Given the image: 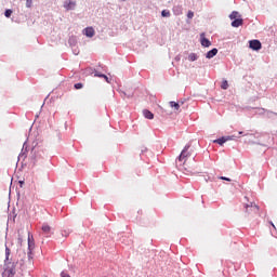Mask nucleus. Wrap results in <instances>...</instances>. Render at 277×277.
Masks as SVG:
<instances>
[{
	"instance_id": "nucleus-1",
	"label": "nucleus",
	"mask_w": 277,
	"mask_h": 277,
	"mask_svg": "<svg viewBox=\"0 0 277 277\" xmlns=\"http://www.w3.org/2000/svg\"><path fill=\"white\" fill-rule=\"evenodd\" d=\"M15 274H16V265L14 264V262L4 261L3 276L14 277Z\"/></svg>"
},
{
	"instance_id": "nucleus-2",
	"label": "nucleus",
	"mask_w": 277,
	"mask_h": 277,
	"mask_svg": "<svg viewBox=\"0 0 277 277\" xmlns=\"http://www.w3.org/2000/svg\"><path fill=\"white\" fill-rule=\"evenodd\" d=\"M189 145H186L182 153L180 154L177 161L185 163L187 161V157H192V153H189Z\"/></svg>"
},
{
	"instance_id": "nucleus-3",
	"label": "nucleus",
	"mask_w": 277,
	"mask_h": 277,
	"mask_svg": "<svg viewBox=\"0 0 277 277\" xmlns=\"http://www.w3.org/2000/svg\"><path fill=\"white\" fill-rule=\"evenodd\" d=\"M63 8L67 11L70 12L71 10H76L77 8V1L75 0H65L63 3Z\"/></svg>"
},
{
	"instance_id": "nucleus-4",
	"label": "nucleus",
	"mask_w": 277,
	"mask_h": 277,
	"mask_svg": "<svg viewBox=\"0 0 277 277\" xmlns=\"http://www.w3.org/2000/svg\"><path fill=\"white\" fill-rule=\"evenodd\" d=\"M246 212L249 213V215L259 213V206L256 203H250L246 206Z\"/></svg>"
},
{
	"instance_id": "nucleus-5",
	"label": "nucleus",
	"mask_w": 277,
	"mask_h": 277,
	"mask_svg": "<svg viewBox=\"0 0 277 277\" xmlns=\"http://www.w3.org/2000/svg\"><path fill=\"white\" fill-rule=\"evenodd\" d=\"M41 230L45 237H51V235H53V227L47 223H43Z\"/></svg>"
},
{
	"instance_id": "nucleus-6",
	"label": "nucleus",
	"mask_w": 277,
	"mask_h": 277,
	"mask_svg": "<svg viewBox=\"0 0 277 277\" xmlns=\"http://www.w3.org/2000/svg\"><path fill=\"white\" fill-rule=\"evenodd\" d=\"M249 47L252 49V51H261L262 44L259 40H251L249 41Z\"/></svg>"
},
{
	"instance_id": "nucleus-7",
	"label": "nucleus",
	"mask_w": 277,
	"mask_h": 277,
	"mask_svg": "<svg viewBox=\"0 0 277 277\" xmlns=\"http://www.w3.org/2000/svg\"><path fill=\"white\" fill-rule=\"evenodd\" d=\"M32 239H34V236L28 234V259H31V250H34L36 246Z\"/></svg>"
},
{
	"instance_id": "nucleus-8",
	"label": "nucleus",
	"mask_w": 277,
	"mask_h": 277,
	"mask_svg": "<svg viewBox=\"0 0 277 277\" xmlns=\"http://www.w3.org/2000/svg\"><path fill=\"white\" fill-rule=\"evenodd\" d=\"M83 34H84V36H87V38H94V34H96V32L94 31V29L92 27H87L83 30Z\"/></svg>"
},
{
	"instance_id": "nucleus-9",
	"label": "nucleus",
	"mask_w": 277,
	"mask_h": 277,
	"mask_svg": "<svg viewBox=\"0 0 277 277\" xmlns=\"http://www.w3.org/2000/svg\"><path fill=\"white\" fill-rule=\"evenodd\" d=\"M174 16H181L183 14V6L182 5H174L172 9Z\"/></svg>"
},
{
	"instance_id": "nucleus-10",
	"label": "nucleus",
	"mask_w": 277,
	"mask_h": 277,
	"mask_svg": "<svg viewBox=\"0 0 277 277\" xmlns=\"http://www.w3.org/2000/svg\"><path fill=\"white\" fill-rule=\"evenodd\" d=\"M217 55V49L213 48L212 50H210L207 54L206 57L207 60H213V57H215Z\"/></svg>"
},
{
	"instance_id": "nucleus-11",
	"label": "nucleus",
	"mask_w": 277,
	"mask_h": 277,
	"mask_svg": "<svg viewBox=\"0 0 277 277\" xmlns=\"http://www.w3.org/2000/svg\"><path fill=\"white\" fill-rule=\"evenodd\" d=\"M241 25H243L242 18H236L232 22V27H241Z\"/></svg>"
},
{
	"instance_id": "nucleus-12",
	"label": "nucleus",
	"mask_w": 277,
	"mask_h": 277,
	"mask_svg": "<svg viewBox=\"0 0 277 277\" xmlns=\"http://www.w3.org/2000/svg\"><path fill=\"white\" fill-rule=\"evenodd\" d=\"M169 105H170V107H171L172 109H174V111H181V104H180V103L170 102Z\"/></svg>"
},
{
	"instance_id": "nucleus-13",
	"label": "nucleus",
	"mask_w": 277,
	"mask_h": 277,
	"mask_svg": "<svg viewBox=\"0 0 277 277\" xmlns=\"http://www.w3.org/2000/svg\"><path fill=\"white\" fill-rule=\"evenodd\" d=\"M143 115L145 118H147V120H153V118H155V115L150 111V110H143Z\"/></svg>"
},
{
	"instance_id": "nucleus-14",
	"label": "nucleus",
	"mask_w": 277,
	"mask_h": 277,
	"mask_svg": "<svg viewBox=\"0 0 277 277\" xmlns=\"http://www.w3.org/2000/svg\"><path fill=\"white\" fill-rule=\"evenodd\" d=\"M213 143L219 144L220 146H223L224 144H226V138L225 136H223L221 138L214 140Z\"/></svg>"
},
{
	"instance_id": "nucleus-15",
	"label": "nucleus",
	"mask_w": 277,
	"mask_h": 277,
	"mask_svg": "<svg viewBox=\"0 0 277 277\" xmlns=\"http://www.w3.org/2000/svg\"><path fill=\"white\" fill-rule=\"evenodd\" d=\"M201 44L203 47L208 48V47H211V41H209V39H207V38H202L201 39Z\"/></svg>"
},
{
	"instance_id": "nucleus-16",
	"label": "nucleus",
	"mask_w": 277,
	"mask_h": 277,
	"mask_svg": "<svg viewBox=\"0 0 277 277\" xmlns=\"http://www.w3.org/2000/svg\"><path fill=\"white\" fill-rule=\"evenodd\" d=\"M238 16H239V12L233 11L229 15V18H230V21H235V19H237Z\"/></svg>"
},
{
	"instance_id": "nucleus-17",
	"label": "nucleus",
	"mask_w": 277,
	"mask_h": 277,
	"mask_svg": "<svg viewBox=\"0 0 277 277\" xmlns=\"http://www.w3.org/2000/svg\"><path fill=\"white\" fill-rule=\"evenodd\" d=\"M188 60H189V62H196V60H198V54H196V53H190V54L188 55Z\"/></svg>"
},
{
	"instance_id": "nucleus-18",
	"label": "nucleus",
	"mask_w": 277,
	"mask_h": 277,
	"mask_svg": "<svg viewBox=\"0 0 277 277\" xmlns=\"http://www.w3.org/2000/svg\"><path fill=\"white\" fill-rule=\"evenodd\" d=\"M68 42L70 47H75L77 44V37H70Z\"/></svg>"
},
{
	"instance_id": "nucleus-19",
	"label": "nucleus",
	"mask_w": 277,
	"mask_h": 277,
	"mask_svg": "<svg viewBox=\"0 0 277 277\" xmlns=\"http://www.w3.org/2000/svg\"><path fill=\"white\" fill-rule=\"evenodd\" d=\"M161 16L163 18H170L171 14H170V12L168 10H162Z\"/></svg>"
},
{
	"instance_id": "nucleus-20",
	"label": "nucleus",
	"mask_w": 277,
	"mask_h": 277,
	"mask_svg": "<svg viewBox=\"0 0 277 277\" xmlns=\"http://www.w3.org/2000/svg\"><path fill=\"white\" fill-rule=\"evenodd\" d=\"M221 88L222 90H228V81H223Z\"/></svg>"
},
{
	"instance_id": "nucleus-21",
	"label": "nucleus",
	"mask_w": 277,
	"mask_h": 277,
	"mask_svg": "<svg viewBox=\"0 0 277 277\" xmlns=\"http://www.w3.org/2000/svg\"><path fill=\"white\" fill-rule=\"evenodd\" d=\"M4 16H5L6 18H10V16H12V10H10V9L5 10Z\"/></svg>"
},
{
	"instance_id": "nucleus-22",
	"label": "nucleus",
	"mask_w": 277,
	"mask_h": 277,
	"mask_svg": "<svg viewBox=\"0 0 277 277\" xmlns=\"http://www.w3.org/2000/svg\"><path fill=\"white\" fill-rule=\"evenodd\" d=\"M5 261H10V248L5 249Z\"/></svg>"
},
{
	"instance_id": "nucleus-23",
	"label": "nucleus",
	"mask_w": 277,
	"mask_h": 277,
	"mask_svg": "<svg viewBox=\"0 0 277 277\" xmlns=\"http://www.w3.org/2000/svg\"><path fill=\"white\" fill-rule=\"evenodd\" d=\"M225 137V142H230V140H235V135H229V136H224Z\"/></svg>"
},
{
	"instance_id": "nucleus-24",
	"label": "nucleus",
	"mask_w": 277,
	"mask_h": 277,
	"mask_svg": "<svg viewBox=\"0 0 277 277\" xmlns=\"http://www.w3.org/2000/svg\"><path fill=\"white\" fill-rule=\"evenodd\" d=\"M34 2L31 0H26V8H31Z\"/></svg>"
},
{
	"instance_id": "nucleus-25",
	"label": "nucleus",
	"mask_w": 277,
	"mask_h": 277,
	"mask_svg": "<svg viewBox=\"0 0 277 277\" xmlns=\"http://www.w3.org/2000/svg\"><path fill=\"white\" fill-rule=\"evenodd\" d=\"M83 88V84L82 83H76L75 84V89L76 90H81Z\"/></svg>"
},
{
	"instance_id": "nucleus-26",
	"label": "nucleus",
	"mask_w": 277,
	"mask_h": 277,
	"mask_svg": "<svg viewBox=\"0 0 277 277\" xmlns=\"http://www.w3.org/2000/svg\"><path fill=\"white\" fill-rule=\"evenodd\" d=\"M187 18H189V19L194 18V12L193 11H188Z\"/></svg>"
},
{
	"instance_id": "nucleus-27",
	"label": "nucleus",
	"mask_w": 277,
	"mask_h": 277,
	"mask_svg": "<svg viewBox=\"0 0 277 277\" xmlns=\"http://www.w3.org/2000/svg\"><path fill=\"white\" fill-rule=\"evenodd\" d=\"M95 77H100V78H104L105 77V74H100V72H95V75H94Z\"/></svg>"
},
{
	"instance_id": "nucleus-28",
	"label": "nucleus",
	"mask_w": 277,
	"mask_h": 277,
	"mask_svg": "<svg viewBox=\"0 0 277 277\" xmlns=\"http://www.w3.org/2000/svg\"><path fill=\"white\" fill-rule=\"evenodd\" d=\"M220 180H221V181H228V182H230V179H228V177H226V176H221Z\"/></svg>"
},
{
	"instance_id": "nucleus-29",
	"label": "nucleus",
	"mask_w": 277,
	"mask_h": 277,
	"mask_svg": "<svg viewBox=\"0 0 277 277\" xmlns=\"http://www.w3.org/2000/svg\"><path fill=\"white\" fill-rule=\"evenodd\" d=\"M61 277H70V275H68V274L62 272V273H61Z\"/></svg>"
},
{
	"instance_id": "nucleus-30",
	"label": "nucleus",
	"mask_w": 277,
	"mask_h": 277,
	"mask_svg": "<svg viewBox=\"0 0 277 277\" xmlns=\"http://www.w3.org/2000/svg\"><path fill=\"white\" fill-rule=\"evenodd\" d=\"M103 79H105V81H107V83H109V78L106 75Z\"/></svg>"
},
{
	"instance_id": "nucleus-31",
	"label": "nucleus",
	"mask_w": 277,
	"mask_h": 277,
	"mask_svg": "<svg viewBox=\"0 0 277 277\" xmlns=\"http://www.w3.org/2000/svg\"><path fill=\"white\" fill-rule=\"evenodd\" d=\"M74 55H79V51L78 50H74Z\"/></svg>"
},
{
	"instance_id": "nucleus-32",
	"label": "nucleus",
	"mask_w": 277,
	"mask_h": 277,
	"mask_svg": "<svg viewBox=\"0 0 277 277\" xmlns=\"http://www.w3.org/2000/svg\"><path fill=\"white\" fill-rule=\"evenodd\" d=\"M175 60H176V62H180L181 61V56H176Z\"/></svg>"
},
{
	"instance_id": "nucleus-33",
	"label": "nucleus",
	"mask_w": 277,
	"mask_h": 277,
	"mask_svg": "<svg viewBox=\"0 0 277 277\" xmlns=\"http://www.w3.org/2000/svg\"><path fill=\"white\" fill-rule=\"evenodd\" d=\"M239 133V135H243V132L242 131H240V132H238Z\"/></svg>"
},
{
	"instance_id": "nucleus-34",
	"label": "nucleus",
	"mask_w": 277,
	"mask_h": 277,
	"mask_svg": "<svg viewBox=\"0 0 277 277\" xmlns=\"http://www.w3.org/2000/svg\"><path fill=\"white\" fill-rule=\"evenodd\" d=\"M19 183H21V185H23L24 182H19Z\"/></svg>"
},
{
	"instance_id": "nucleus-35",
	"label": "nucleus",
	"mask_w": 277,
	"mask_h": 277,
	"mask_svg": "<svg viewBox=\"0 0 277 277\" xmlns=\"http://www.w3.org/2000/svg\"><path fill=\"white\" fill-rule=\"evenodd\" d=\"M121 1H127V0H121Z\"/></svg>"
}]
</instances>
